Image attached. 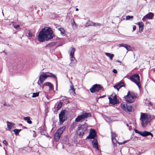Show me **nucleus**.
<instances>
[{"label":"nucleus","mask_w":155,"mask_h":155,"mask_svg":"<svg viewBox=\"0 0 155 155\" xmlns=\"http://www.w3.org/2000/svg\"><path fill=\"white\" fill-rule=\"evenodd\" d=\"M65 111L63 110L61 111L59 114V121L61 124H62L66 120L67 118L65 116Z\"/></svg>","instance_id":"obj_7"},{"label":"nucleus","mask_w":155,"mask_h":155,"mask_svg":"<svg viewBox=\"0 0 155 155\" xmlns=\"http://www.w3.org/2000/svg\"><path fill=\"white\" fill-rule=\"evenodd\" d=\"M112 139L113 143L114 144H116V143L117 142V141L115 138L114 136H112Z\"/></svg>","instance_id":"obj_34"},{"label":"nucleus","mask_w":155,"mask_h":155,"mask_svg":"<svg viewBox=\"0 0 155 155\" xmlns=\"http://www.w3.org/2000/svg\"><path fill=\"white\" fill-rule=\"evenodd\" d=\"M58 30L60 31L61 34H62L63 35H65V30L64 29L61 28H58Z\"/></svg>","instance_id":"obj_29"},{"label":"nucleus","mask_w":155,"mask_h":155,"mask_svg":"<svg viewBox=\"0 0 155 155\" xmlns=\"http://www.w3.org/2000/svg\"><path fill=\"white\" fill-rule=\"evenodd\" d=\"M135 97L134 94L133 93H130L128 91L127 95L125 97V100L128 103H131L134 100V98Z\"/></svg>","instance_id":"obj_6"},{"label":"nucleus","mask_w":155,"mask_h":155,"mask_svg":"<svg viewBox=\"0 0 155 155\" xmlns=\"http://www.w3.org/2000/svg\"><path fill=\"white\" fill-rule=\"evenodd\" d=\"M106 55L108 57L110 60H112L113 57H114V54H110V53H105Z\"/></svg>","instance_id":"obj_25"},{"label":"nucleus","mask_w":155,"mask_h":155,"mask_svg":"<svg viewBox=\"0 0 155 155\" xmlns=\"http://www.w3.org/2000/svg\"><path fill=\"white\" fill-rule=\"evenodd\" d=\"M136 29V26L135 25H134L133 28V29L134 31Z\"/></svg>","instance_id":"obj_48"},{"label":"nucleus","mask_w":155,"mask_h":155,"mask_svg":"<svg viewBox=\"0 0 155 155\" xmlns=\"http://www.w3.org/2000/svg\"><path fill=\"white\" fill-rule=\"evenodd\" d=\"M126 142H127V141L125 140V141H124V142H123L122 143H123V144H124L125 143H126Z\"/></svg>","instance_id":"obj_51"},{"label":"nucleus","mask_w":155,"mask_h":155,"mask_svg":"<svg viewBox=\"0 0 155 155\" xmlns=\"http://www.w3.org/2000/svg\"><path fill=\"white\" fill-rule=\"evenodd\" d=\"M13 25L14 26V28H17L19 27V25Z\"/></svg>","instance_id":"obj_45"},{"label":"nucleus","mask_w":155,"mask_h":155,"mask_svg":"<svg viewBox=\"0 0 155 155\" xmlns=\"http://www.w3.org/2000/svg\"><path fill=\"white\" fill-rule=\"evenodd\" d=\"M13 131L14 132L15 134L16 135H17V134H18V129H15L13 130Z\"/></svg>","instance_id":"obj_40"},{"label":"nucleus","mask_w":155,"mask_h":155,"mask_svg":"<svg viewBox=\"0 0 155 155\" xmlns=\"http://www.w3.org/2000/svg\"><path fill=\"white\" fill-rule=\"evenodd\" d=\"M21 129H19V130L18 129V133L21 131Z\"/></svg>","instance_id":"obj_54"},{"label":"nucleus","mask_w":155,"mask_h":155,"mask_svg":"<svg viewBox=\"0 0 155 155\" xmlns=\"http://www.w3.org/2000/svg\"><path fill=\"white\" fill-rule=\"evenodd\" d=\"M49 74H47V78H48V77H52V78H54L56 80V86H57V85H58V84H57V78L56 76L52 73H48Z\"/></svg>","instance_id":"obj_21"},{"label":"nucleus","mask_w":155,"mask_h":155,"mask_svg":"<svg viewBox=\"0 0 155 155\" xmlns=\"http://www.w3.org/2000/svg\"><path fill=\"white\" fill-rule=\"evenodd\" d=\"M91 116V114L90 113H85L83 114L79 115L75 119L76 122H82L87 119L88 117Z\"/></svg>","instance_id":"obj_4"},{"label":"nucleus","mask_w":155,"mask_h":155,"mask_svg":"<svg viewBox=\"0 0 155 155\" xmlns=\"http://www.w3.org/2000/svg\"><path fill=\"white\" fill-rule=\"evenodd\" d=\"M140 135L143 137H146L149 135H150L151 136V138L153 137V135L150 132L145 131L143 132H142L141 134H140Z\"/></svg>","instance_id":"obj_15"},{"label":"nucleus","mask_w":155,"mask_h":155,"mask_svg":"<svg viewBox=\"0 0 155 155\" xmlns=\"http://www.w3.org/2000/svg\"><path fill=\"white\" fill-rule=\"evenodd\" d=\"M133 16H126V19L127 20H130V19H132Z\"/></svg>","instance_id":"obj_38"},{"label":"nucleus","mask_w":155,"mask_h":155,"mask_svg":"<svg viewBox=\"0 0 155 155\" xmlns=\"http://www.w3.org/2000/svg\"><path fill=\"white\" fill-rule=\"evenodd\" d=\"M45 86H48L51 90L53 89V85L50 82H47L45 83L42 86V88H43Z\"/></svg>","instance_id":"obj_17"},{"label":"nucleus","mask_w":155,"mask_h":155,"mask_svg":"<svg viewBox=\"0 0 155 155\" xmlns=\"http://www.w3.org/2000/svg\"><path fill=\"white\" fill-rule=\"evenodd\" d=\"M62 104L63 103L61 102H60L58 103L57 107V109L58 110H59L62 107Z\"/></svg>","instance_id":"obj_32"},{"label":"nucleus","mask_w":155,"mask_h":155,"mask_svg":"<svg viewBox=\"0 0 155 155\" xmlns=\"http://www.w3.org/2000/svg\"><path fill=\"white\" fill-rule=\"evenodd\" d=\"M154 15V14L152 12H149L147 15H145V16L147 19H151L153 18Z\"/></svg>","instance_id":"obj_23"},{"label":"nucleus","mask_w":155,"mask_h":155,"mask_svg":"<svg viewBox=\"0 0 155 155\" xmlns=\"http://www.w3.org/2000/svg\"><path fill=\"white\" fill-rule=\"evenodd\" d=\"M61 136L56 132L54 135V140L56 142L58 141L60 139Z\"/></svg>","instance_id":"obj_22"},{"label":"nucleus","mask_w":155,"mask_h":155,"mask_svg":"<svg viewBox=\"0 0 155 155\" xmlns=\"http://www.w3.org/2000/svg\"><path fill=\"white\" fill-rule=\"evenodd\" d=\"M38 85H40V84L38 81Z\"/></svg>","instance_id":"obj_56"},{"label":"nucleus","mask_w":155,"mask_h":155,"mask_svg":"<svg viewBox=\"0 0 155 155\" xmlns=\"http://www.w3.org/2000/svg\"><path fill=\"white\" fill-rule=\"evenodd\" d=\"M7 124L8 129L7 130L12 132L13 131V129L15 127V124L8 121H7Z\"/></svg>","instance_id":"obj_11"},{"label":"nucleus","mask_w":155,"mask_h":155,"mask_svg":"<svg viewBox=\"0 0 155 155\" xmlns=\"http://www.w3.org/2000/svg\"><path fill=\"white\" fill-rule=\"evenodd\" d=\"M33 34L32 32L30 31H29L28 33V38L30 39H31V38L33 36Z\"/></svg>","instance_id":"obj_31"},{"label":"nucleus","mask_w":155,"mask_h":155,"mask_svg":"<svg viewBox=\"0 0 155 155\" xmlns=\"http://www.w3.org/2000/svg\"><path fill=\"white\" fill-rule=\"evenodd\" d=\"M119 45L120 47H123L125 48L128 51H130L132 50L131 47L127 44L123 43L119 44Z\"/></svg>","instance_id":"obj_16"},{"label":"nucleus","mask_w":155,"mask_h":155,"mask_svg":"<svg viewBox=\"0 0 155 155\" xmlns=\"http://www.w3.org/2000/svg\"><path fill=\"white\" fill-rule=\"evenodd\" d=\"M21 129H19V130L18 129V133L21 131Z\"/></svg>","instance_id":"obj_55"},{"label":"nucleus","mask_w":155,"mask_h":155,"mask_svg":"<svg viewBox=\"0 0 155 155\" xmlns=\"http://www.w3.org/2000/svg\"><path fill=\"white\" fill-rule=\"evenodd\" d=\"M88 125L86 123L78 125L77 132L80 136L82 137L87 131Z\"/></svg>","instance_id":"obj_3"},{"label":"nucleus","mask_w":155,"mask_h":155,"mask_svg":"<svg viewBox=\"0 0 155 155\" xmlns=\"http://www.w3.org/2000/svg\"><path fill=\"white\" fill-rule=\"evenodd\" d=\"M113 72L114 73L116 74L117 72V71L116 70L114 69L113 70Z\"/></svg>","instance_id":"obj_46"},{"label":"nucleus","mask_w":155,"mask_h":155,"mask_svg":"<svg viewBox=\"0 0 155 155\" xmlns=\"http://www.w3.org/2000/svg\"><path fill=\"white\" fill-rule=\"evenodd\" d=\"M96 136L95 130L93 129H91L90 130L89 135L87 137V138L89 139H94Z\"/></svg>","instance_id":"obj_10"},{"label":"nucleus","mask_w":155,"mask_h":155,"mask_svg":"<svg viewBox=\"0 0 155 155\" xmlns=\"http://www.w3.org/2000/svg\"><path fill=\"white\" fill-rule=\"evenodd\" d=\"M4 106H5L6 105V102H5L3 104Z\"/></svg>","instance_id":"obj_52"},{"label":"nucleus","mask_w":155,"mask_h":155,"mask_svg":"<svg viewBox=\"0 0 155 155\" xmlns=\"http://www.w3.org/2000/svg\"><path fill=\"white\" fill-rule=\"evenodd\" d=\"M71 85L70 87V90L72 91L74 93H75V89L73 87V85L72 83L71 82Z\"/></svg>","instance_id":"obj_33"},{"label":"nucleus","mask_w":155,"mask_h":155,"mask_svg":"<svg viewBox=\"0 0 155 155\" xmlns=\"http://www.w3.org/2000/svg\"><path fill=\"white\" fill-rule=\"evenodd\" d=\"M109 100V103L110 104L113 105H115L118 102V100L117 98V95L115 94L114 96L112 98L109 97H108Z\"/></svg>","instance_id":"obj_9"},{"label":"nucleus","mask_w":155,"mask_h":155,"mask_svg":"<svg viewBox=\"0 0 155 155\" xmlns=\"http://www.w3.org/2000/svg\"><path fill=\"white\" fill-rule=\"evenodd\" d=\"M24 120L27 121V122L29 124L32 123V121L30 120V117H25Z\"/></svg>","instance_id":"obj_26"},{"label":"nucleus","mask_w":155,"mask_h":155,"mask_svg":"<svg viewBox=\"0 0 155 155\" xmlns=\"http://www.w3.org/2000/svg\"><path fill=\"white\" fill-rule=\"evenodd\" d=\"M101 24L99 23H96L92 22L91 21H88L87 22L85 25L86 27H88L89 26H100Z\"/></svg>","instance_id":"obj_12"},{"label":"nucleus","mask_w":155,"mask_h":155,"mask_svg":"<svg viewBox=\"0 0 155 155\" xmlns=\"http://www.w3.org/2000/svg\"><path fill=\"white\" fill-rule=\"evenodd\" d=\"M130 79L131 81L135 83L140 88V77L138 74H135L130 77Z\"/></svg>","instance_id":"obj_5"},{"label":"nucleus","mask_w":155,"mask_h":155,"mask_svg":"<svg viewBox=\"0 0 155 155\" xmlns=\"http://www.w3.org/2000/svg\"><path fill=\"white\" fill-rule=\"evenodd\" d=\"M118 143L120 145L123 144L122 142H118Z\"/></svg>","instance_id":"obj_49"},{"label":"nucleus","mask_w":155,"mask_h":155,"mask_svg":"<svg viewBox=\"0 0 155 155\" xmlns=\"http://www.w3.org/2000/svg\"><path fill=\"white\" fill-rule=\"evenodd\" d=\"M154 71H155V70H154Z\"/></svg>","instance_id":"obj_60"},{"label":"nucleus","mask_w":155,"mask_h":155,"mask_svg":"<svg viewBox=\"0 0 155 155\" xmlns=\"http://www.w3.org/2000/svg\"><path fill=\"white\" fill-rule=\"evenodd\" d=\"M76 63H77V61L76 60L71 61V63L69 65L73 67V66H74L75 65H76Z\"/></svg>","instance_id":"obj_30"},{"label":"nucleus","mask_w":155,"mask_h":155,"mask_svg":"<svg viewBox=\"0 0 155 155\" xmlns=\"http://www.w3.org/2000/svg\"><path fill=\"white\" fill-rule=\"evenodd\" d=\"M92 145L94 147L98 150L97 141V140L94 139L92 141Z\"/></svg>","instance_id":"obj_20"},{"label":"nucleus","mask_w":155,"mask_h":155,"mask_svg":"<svg viewBox=\"0 0 155 155\" xmlns=\"http://www.w3.org/2000/svg\"><path fill=\"white\" fill-rule=\"evenodd\" d=\"M75 11H78V8H76L75 9Z\"/></svg>","instance_id":"obj_53"},{"label":"nucleus","mask_w":155,"mask_h":155,"mask_svg":"<svg viewBox=\"0 0 155 155\" xmlns=\"http://www.w3.org/2000/svg\"><path fill=\"white\" fill-rule=\"evenodd\" d=\"M111 136L112 137V136L114 135L115 136V137L116 136V135L115 133L114 132H111Z\"/></svg>","instance_id":"obj_43"},{"label":"nucleus","mask_w":155,"mask_h":155,"mask_svg":"<svg viewBox=\"0 0 155 155\" xmlns=\"http://www.w3.org/2000/svg\"><path fill=\"white\" fill-rule=\"evenodd\" d=\"M105 119L106 121H107V122H108V121H109V120L110 119V118L108 117H105Z\"/></svg>","instance_id":"obj_42"},{"label":"nucleus","mask_w":155,"mask_h":155,"mask_svg":"<svg viewBox=\"0 0 155 155\" xmlns=\"http://www.w3.org/2000/svg\"><path fill=\"white\" fill-rule=\"evenodd\" d=\"M33 136L34 137H35L36 136V135H35H35H34Z\"/></svg>","instance_id":"obj_58"},{"label":"nucleus","mask_w":155,"mask_h":155,"mask_svg":"<svg viewBox=\"0 0 155 155\" xmlns=\"http://www.w3.org/2000/svg\"><path fill=\"white\" fill-rule=\"evenodd\" d=\"M126 125L127 126H128V124H127Z\"/></svg>","instance_id":"obj_59"},{"label":"nucleus","mask_w":155,"mask_h":155,"mask_svg":"<svg viewBox=\"0 0 155 155\" xmlns=\"http://www.w3.org/2000/svg\"><path fill=\"white\" fill-rule=\"evenodd\" d=\"M71 56V61L76 60L74 57V56Z\"/></svg>","instance_id":"obj_39"},{"label":"nucleus","mask_w":155,"mask_h":155,"mask_svg":"<svg viewBox=\"0 0 155 155\" xmlns=\"http://www.w3.org/2000/svg\"><path fill=\"white\" fill-rule=\"evenodd\" d=\"M146 19H147V18H146L145 15L143 17V18H142V20L143 21H145Z\"/></svg>","instance_id":"obj_47"},{"label":"nucleus","mask_w":155,"mask_h":155,"mask_svg":"<svg viewBox=\"0 0 155 155\" xmlns=\"http://www.w3.org/2000/svg\"><path fill=\"white\" fill-rule=\"evenodd\" d=\"M62 101L67 100L68 99V98L66 96H61L60 97Z\"/></svg>","instance_id":"obj_37"},{"label":"nucleus","mask_w":155,"mask_h":155,"mask_svg":"<svg viewBox=\"0 0 155 155\" xmlns=\"http://www.w3.org/2000/svg\"><path fill=\"white\" fill-rule=\"evenodd\" d=\"M71 24L74 28H77V25L75 23L74 20L73 19L71 20Z\"/></svg>","instance_id":"obj_27"},{"label":"nucleus","mask_w":155,"mask_h":155,"mask_svg":"<svg viewBox=\"0 0 155 155\" xmlns=\"http://www.w3.org/2000/svg\"><path fill=\"white\" fill-rule=\"evenodd\" d=\"M140 120L142 126L144 127L146 126L151 120V116L148 114L141 113Z\"/></svg>","instance_id":"obj_2"},{"label":"nucleus","mask_w":155,"mask_h":155,"mask_svg":"<svg viewBox=\"0 0 155 155\" xmlns=\"http://www.w3.org/2000/svg\"><path fill=\"white\" fill-rule=\"evenodd\" d=\"M105 96L104 95H103L102 96H101V97H99V98H102V97H104Z\"/></svg>","instance_id":"obj_50"},{"label":"nucleus","mask_w":155,"mask_h":155,"mask_svg":"<svg viewBox=\"0 0 155 155\" xmlns=\"http://www.w3.org/2000/svg\"><path fill=\"white\" fill-rule=\"evenodd\" d=\"M134 130H135V133H138L140 135V134H141L142 132L139 131V130H136V129H135Z\"/></svg>","instance_id":"obj_41"},{"label":"nucleus","mask_w":155,"mask_h":155,"mask_svg":"<svg viewBox=\"0 0 155 155\" xmlns=\"http://www.w3.org/2000/svg\"><path fill=\"white\" fill-rule=\"evenodd\" d=\"M3 143L6 146L8 145V143L6 140H4L3 141Z\"/></svg>","instance_id":"obj_44"},{"label":"nucleus","mask_w":155,"mask_h":155,"mask_svg":"<svg viewBox=\"0 0 155 155\" xmlns=\"http://www.w3.org/2000/svg\"><path fill=\"white\" fill-rule=\"evenodd\" d=\"M117 62H119V63L120 62V61H117Z\"/></svg>","instance_id":"obj_57"},{"label":"nucleus","mask_w":155,"mask_h":155,"mask_svg":"<svg viewBox=\"0 0 155 155\" xmlns=\"http://www.w3.org/2000/svg\"><path fill=\"white\" fill-rule=\"evenodd\" d=\"M75 51V49L74 48L71 47L70 48L69 52L70 56H74Z\"/></svg>","instance_id":"obj_24"},{"label":"nucleus","mask_w":155,"mask_h":155,"mask_svg":"<svg viewBox=\"0 0 155 155\" xmlns=\"http://www.w3.org/2000/svg\"><path fill=\"white\" fill-rule=\"evenodd\" d=\"M65 129V127L64 126L58 129L56 132L61 135Z\"/></svg>","instance_id":"obj_19"},{"label":"nucleus","mask_w":155,"mask_h":155,"mask_svg":"<svg viewBox=\"0 0 155 155\" xmlns=\"http://www.w3.org/2000/svg\"><path fill=\"white\" fill-rule=\"evenodd\" d=\"M138 25L139 26V32L141 33L143 29L144 24L142 22H140L138 23Z\"/></svg>","instance_id":"obj_18"},{"label":"nucleus","mask_w":155,"mask_h":155,"mask_svg":"<svg viewBox=\"0 0 155 155\" xmlns=\"http://www.w3.org/2000/svg\"><path fill=\"white\" fill-rule=\"evenodd\" d=\"M124 86V83L121 82L114 86V87L115 89H117V91H118L119 89Z\"/></svg>","instance_id":"obj_14"},{"label":"nucleus","mask_w":155,"mask_h":155,"mask_svg":"<svg viewBox=\"0 0 155 155\" xmlns=\"http://www.w3.org/2000/svg\"><path fill=\"white\" fill-rule=\"evenodd\" d=\"M126 110H125L126 111L131 112L132 111V108L131 106L126 105Z\"/></svg>","instance_id":"obj_28"},{"label":"nucleus","mask_w":155,"mask_h":155,"mask_svg":"<svg viewBox=\"0 0 155 155\" xmlns=\"http://www.w3.org/2000/svg\"><path fill=\"white\" fill-rule=\"evenodd\" d=\"M47 76V74H42L39 77V80H40V83H43L45 80L48 78Z\"/></svg>","instance_id":"obj_13"},{"label":"nucleus","mask_w":155,"mask_h":155,"mask_svg":"<svg viewBox=\"0 0 155 155\" xmlns=\"http://www.w3.org/2000/svg\"><path fill=\"white\" fill-rule=\"evenodd\" d=\"M39 92L34 93H33L32 97H35L39 96Z\"/></svg>","instance_id":"obj_35"},{"label":"nucleus","mask_w":155,"mask_h":155,"mask_svg":"<svg viewBox=\"0 0 155 155\" xmlns=\"http://www.w3.org/2000/svg\"><path fill=\"white\" fill-rule=\"evenodd\" d=\"M126 105H125V104H121V108L125 111V110H126Z\"/></svg>","instance_id":"obj_36"},{"label":"nucleus","mask_w":155,"mask_h":155,"mask_svg":"<svg viewBox=\"0 0 155 155\" xmlns=\"http://www.w3.org/2000/svg\"><path fill=\"white\" fill-rule=\"evenodd\" d=\"M101 88L102 87L100 85L95 84L92 86L90 88V90L91 92L94 93L100 90Z\"/></svg>","instance_id":"obj_8"},{"label":"nucleus","mask_w":155,"mask_h":155,"mask_svg":"<svg viewBox=\"0 0 155 155\" xmlns=\"http://www.w3.org/2000/svg\"><path fill=\"white\" fill-rule=\"evenodd\" d=\"M54 36L51 28L50 27H45L39 34L38 40L40 42H43L52 39Z\"/></svg>","instance_id":"obj_1"}]
</instances>
